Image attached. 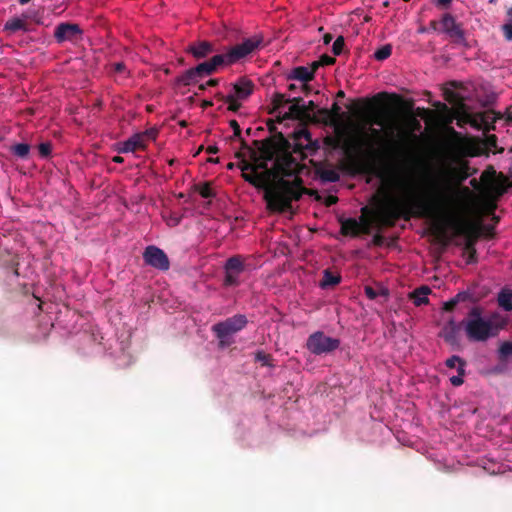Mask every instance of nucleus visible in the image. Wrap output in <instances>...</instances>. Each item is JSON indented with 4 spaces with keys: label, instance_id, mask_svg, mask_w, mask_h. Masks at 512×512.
Instances as JSON below:
<instances>
[{
    "label": "nucleus",
    "instance_id": "1",
    "mask_svg": "<svg viewBox=\"0 0 512 512\" xmlns=\"http://www.w3.org/2000/svg\"><path fill=\"white\" fill-rule=\"evenodd\" d=\"M258 149L255 158L246 160L239 151L235 157L240 159L238 167L246 182L257 189L264 190V200L271 212L283 213L292 208L293 201H299L303 195H317L315 190L304 187L300 174L305 169L288 151L289 141L281 132L264 140H254Z\"/></svg>",
    "mask_w": 512,
    "mask_h": 512
},
{
    "label": "nucleus",
    "instance_id": "2",
    "mask_svg": "<svg viewBox=\"0 0 512 512\" xmlns=\"http://www.w3.org/2000/svg\"><path fill=\"white\" fill-rule=\"evenodd\" d=\"M461 194H470L468 187L457 188L447 185L441 194L434 199L407 198L386 207L381 213V220L385 227H394L399 219L409 221L412 217L430 218L433 220V231L440 238H446L450 229L457 236H464L463 250L476 249L475 245L480 237L479 228L458 215L461 203Z\"/></svg>",
    "mask_w": 512,
    "mask_h": 512
},
{
    "label": "nucleus",
    "instance_id": "3",
    "mask_svg": "<svg viewBox=\"0 0 512 512\" xmlns=\"http://www.w3.org/2000/svg\"><path fill=\"white\" fill-rule=\"evenodd\" d=\"M354 151L361 153L368 159L373 161H389L394 164L401 163L402 165H394L393 169L390 170V173L387 174L385 171L380 170L377 173V176L383 180H388L389 183L401 190L408 193H405L403 197L393 198L391 199L385 206H383L378 213V220L381 225L385 226L381 220L382 211L391 205H393L397 201H401L407 198H419V199H434L437 198L443 188L449 183L443 184L433 196H420L414 193L412 189L411 178L407 177V173H403V168L405 167V172L408 171L407 164L410 162L411 158L409 156L408 150L405 145L404 136L399 134L398 138L394 137L393 132H386L382 129L369 127L366 130H362L360 133V139L353 145Z\"/></svg>",
    "mask_w": 512,
    "mask_h": 512
},
{
    "label": "nucleus",
    "instance_id": "4",
    "mask_svg": "<svg viewBox=\"0 0 512 512\" xmlns=\"http://www.w3.org/2000/svg\"><path fill=\"white\" fill-rule=\"evenodd\" d=\"M483 312L482 307L474 306L462 321L466 336L472 342H486L488 339L496 337L505 326L504 321L497 323L491 318H485Z\"/></svg>",
    "mask_w": 512,
    "mask_h": 512
},
{
    "label": "nucleus",
    "instance_id": "5",
    "mask_svg": "<svg viewBox=\"0 0 512 512\" xmlns=\"http://www.w3.org/2000/svg\"><path fill=\"white\" fill-rule=\"evenodd\" d=\"M248 323L247 317L243 314H236L224 321L214 324L211 328L217 339L223 345L229 336L243 330Z\"/></svg>",
    "mask_w": 512,
    "mask_h": 512
},
{
    "label": "nucleus",
    "instance_id": "6",
    "mask_svg": "<svg viewBox=\"0 0 512 512\" xmlns=\"http://www.w3.org/2000/svg\"><path fill=\"white\" fill-rule=\"evenodd\" d=\"M339 345V339L326 336L321 331L311 334L306 343L307 349L315 355L330 353L336 350Z\"/></svg>",
    "mask_w": 512,
    "mask_h": 512
},
{
    "label": "nucleus",
    "instance_id": "7",
    "mask_svg": "<svg viewBox=\"0 0 512 512\" xmlns=\"http://www.w3.org/2000/svg\"><path fill=\"white\" fill-rule=\"evenodd\" d=\"M262 44L261 37H252L245 39L240 44H237L231 47L228 53V63H236L246 56L250 55L252 52L257 50Z\"/></svg>",
    "mask_w": 512,
    "mask_h": 512
},
{
    "label": "nucleus",
    "instance_id": "8",
    "mask_svg": "<svg viewBox=\"0 0 512 512\" xmlns=\"http://www.w3.org/2000/svg\"><path fill=\"white\" fill-rule=\"evenodd\" d=\"M245 267L241 256L236 255L227 259L224 270L225 277L223 285L226 287H235L240 284L239 276L243 273Z\"/></svg>",
    "mask_w": 512,
    "mask_h": 512
},
{
    "label": "nucleus",
    "instance_id": "9",
    "mask_svg": "<svg viewBox=\"0 0 512 512\" xmlns=\"http://www.w3.org/2000/svg\"><path fill=\"white\" fill-rule=\"evenodd\" d=\"M143 259L147 265L161 271H167L170 267V261L166 253L153 245L145 248Z\"/></svg>",
    "mask_w": 512,
    "mask_h": 512
},
{
    "label": "nucleus",
    "instance_id": "10",
    "mask_svg": "<svg viewBox=\"0 0 512 512\" xmlns=\"http://www.w3.org/2000/svg\"><path fill=\"white\" fill-rule=\"evenodd\" d=\"M82 29L78 24L74 23H60L56 26L54 37L58 42L75 41L81 38Z\"/></svg>",
    "mask_w": 512,
    "mask_h": 512
},
{
    "label": "nucleus",
    "instance_id": "11",
    "mask_svg": "<svg viewBox=\"0 0 512 512\" xmlns=\"http://www.w3.org/2000/svg\"><path fill=\"white\" fill-rule=\"evenodd\" d=\"M440 25L441 31L449 35V37L455 41L461 42L465 39L461 24L457 23L451 14L445 13L441 18Z\"/></svg>",
    "mask_w": 512,
    "mask_h": 512
},
{
    "label": "nucleus",
    "instance_id": "12",
    "mask_svg": "<svg viewBox=\"0 0 512 512\" xmlns=\"http://www.w3.org/2000/svg\"><path fill=\"white\" fill-rule=\"evenodd\" d=\"M291 106L289 110L282 116H277V123H282L285 120H304L305 119V108L303 99L301 97L291 98Z\"/></svg>",
    "mask_w": 512,
    "mask_h": 512
},
{
    "label": "nucleus",
    "instance_id": "13",
    "mask_svg": "<svg viewBox=\"0 0 512 512\" xmlns=\"http://www.w3.org/2000/svg\"><path fill=\"white\" fill-rule=\"evenodd\" d=\"M464 302L476 303L477 298L470 290L460 291L453 298L444 302L442 309L446 312H452L458 304Z\"/></svg>",
    "mask_w": 512,
    "mask_h": 512
},
{
    "label": "nucleus",
    "instance_id": "14",
    "mask_svg": "<svg viewBox=\"0 0 512 512\" xmlns=\"http://www.w3.org/2000/svg\"><path fill=\"white\" fill-rule=\"evenodd\" d=\"M214 51V45L208 41L193 42L187 48V52L190 53L196 59L206 58Z\"/></svg>",
    "mask_w": 512,
    "mask_h": 512
},
{
    "label": "nucleus",
    "instance_id": "15",
    "mask_svg": "<svg viewBox=\"0 0 512 512\" xmlns=\"http://www.w3.org/2000/svg\"><path fill=\"white\" fill-rule=\"evenodd\" d=\"M254 87L250 79L241 77L233 84V95L239 100H246L253 93Z\"/></svg>",
    "mask_w": 512,
    "mask_h": 512
},
{
    "label": "nucleus",
    "instance_id": "16",
    "mask_svg": "<svg viewBox=\"0 0 512 512\" xmlns=\"http://www.w3.org/2000/svg\"><path fill=\"white\" fill-rule=\"evenodd\" d=\"M146 146L147 144L144 142V135L136 133L121 143V146L118 148V152L129 153L135 152L136 150H145Z\"/></svg>",
    "mask_w": 512,
    "mask_h": 512
},
{
    "label": "nucleus",
    "instance_id": "17",
    "mask_svg": "<svg viewBox=\"0 0 512 512\" xmlns=\"http://www.w3.org/2000/svg\"><path fill=\"white\" fill-rule=\"evenodd\" d=\"M287 78L289 80H299L303 82L302 89L308 93L310 88L307 83L313 80V71H310L306 66H298L291 71Z\"/></svg>",
    "mask_w": 512,
    "mask_h": 512
},
{
    "label": "nucleus",
    "instance_id": "18",
    "mask_svg": "<svg viewBox=\"0 0 512 512\" xmlns=\"http://www.w3.org/2000/svg\"><path fill=\"white\" fill-rule=\"evenodd\" d=\"M440 336L446 343L451 346L459 344L458 340V327L453 319H451L442 329Z\"/></svg>",
    "mask_w": 512,
    "mask_h": 512
},
{
    "label": "nucleus",
    "instance_id": "19",
    "mask_svg": "<svg viewBox=\"0 0 512 512\" xmlns=\"http://www.w3.org/2000/svg\"><path fill=\"white\" fill-rule=\"evenodd\" d=\"M476 117L478 119V122L480 123V128L483 126L484 130L489 131L491 129H494L493 124L496 122L497 119H501V114L496 113L493 110H488L483 113L476 114Z\"/></svg>",
    "mask_w": 512,
    "mask_h": 512
},
{
    "label": "nucleus",
    "instance_id": "20",
    "mask_svg": "<svg viewBox=\"0 0 512 512\" xmlns=\"http://www.w3.org/2000/svg\"><path fill=\"white\" fill-rule=\"evenodd\" d=\"M362 225L355 218H348L341 221V234L344 236L356 237L360 234Z\"/></svg>",
    "mask_w": 512,
    "mask_h": 512
},
{
    "label": "nucleus",
    "instance_id": "21",
    "mask_svg": "<svg viewBox=\"0 0 512 512\" xmlns=\"http://www.w3.org/2000/svg\"><path fill=\"white\" fill-rule=\"evenodd\" d=\"M201 80L199 74L195 71V67L184 71L181 75L176 78L178 85L190 86L198 83Z\"/></svg>",
    "mask_w": 512,
    "mask_h": 512
},
{
    "label": "nucleus",
    "instance_id": "22",
    "mask_svg": "<svg viewBox=\"0 0 512 512\" xmlns=\"http://www.w3.org/2000/svg\"><path fill=\"white\" fill-rule=\"evenodd\" d=\"M431 292V289L428 286H421L415 289L411 294L410 298L416 306H421L428 303V294Z\"/></svg>",
    "mask_w": 512,
    "mask_h": 512
},
{
    "label": "nucleus",
    "instance_id": "23",
    "mask_svg": "<svg viewBox=\"0 0 512 512\" xmlns=\"http://www.w3.org/2000/svg\"><path fill=\"white\" fill-rule=\"evenodd\" d=\"M469 124L474 128L480 129V123L476 115H472L466 111L459 113L457 117V126L462 128L464 125Z\"/></svg>",
    "mask_w": 512,
    "mask_h": 512
},
{
    "label": "nucleus",
    "instance_id": "24",
    "mask_svg": "<svg viewBox=\"0 0 512 512\" xmlns=\"http://www.w3.org/2000/svg\"><path fill=\"white\" fill-rule=\"evenodd\" d=\"M498 305L504 309L505 311H512V290L510 289H503L498 294Z\"/></svg>",
    "mask_w": 512,
    "mask_h": 512
},
{
    "label": "nucleus",
    "instance_id": "25",
    "mask_svg": "<svg viewBox=\"0 0 512 512\" xmlns=\"http://www.w3.org/2000/svg\"><path fill=\"white\" fill-rule=\"evenodd\" d=\"M4 30L9 31L10 33H15L17 31H28L27 24L20 18L14 17L9 19L5 25Z\"/></svg>",
    "mask_w": 512,
    "mask_h": 512
},
{
    "label": "nucleus",
    "instance_id": "26",
    "mask_svg": "<svg viewBox=\"0 0 512 512\" xmlns=\"http://www.w3.org/2000/svg\"><path fill=\"white\" fill-rule=\"evenodd\" d=\"M319 178L323 182H337L340 179V175L334 168H321L317 171Z\"/></svg>",
    "mask_w": 512,
    "mask_h": 512
},
{
    "label": "nucleus",
    "instance_id": "27",
    "mask_svg": "<svg viewBox=\"0 0 512 512\" xmlns=\"http://www.w3.org/2000/svg\"><path fill=\"white\" fill-rule=\"evenodd\" d=\"M10 152L20 159H27L30 154V145L27 143L14 144L10 147Z\"/></svg>",
    "mask_w": 512,
    "mask_h": 512
},
{
    "label": "nucleus",
    "instance_id": "28",
    "mask_svg": "<svg viewBox=\"0 0 512 512\" xmlns=\"http://www.w3.org/2000/svg\"><path fill=\"white\" fill-rule=\"evenodd\" d=\"M291 99H287L282 93H275L272 97V108L269 109V114H275L282 108L285 104L289 103Z\"/></svg>",
    "mask_w": 512,
    "mask_h": 512
},
{
    "label": "nucleus",
    "instance_id": "29",
    "mask_svg": "<svg viewBox=\"0 0 512 512\" xmlns=\"http://www.w3.org/2000/svg\"><path fill=\"white\" fill-rule=\"evenodd\" d=\"M498 357L501 361L512 359V341H504L500 344Z\"/></svg>",
    "mask_w": 512,
    "mask_h": 512
},
{
    "label": "nucleus",
    "instance_id": "30",
    "mask_svg": "<svg viewBox=\"0 0 512 512\" xmlns=\"http://www.w3.org/2000/svg\"><path fill=\"white\" fill-rule=\"evenodd\" d=\"M341 277L339 275L333 274L330 270H325L323 279L321 281V287L326 288L330 286L337 285L340 283Z\"/></svg>",
    "mask_w": 512,
    "mask_h": 512
},
{
    "label": "nucleus",
    "instance_id": "31",
    "mask_svg": "<svg viewBox=\"0 0 512 512\" xmlns=\"http://www.w3.org/2000/svg\"><path fill=\"white\" fill-rule=\"evenodd\" d=\"M217 97L224 101L225 103L228 104V110L232 111V112H237L240 107H241V104L239 103V99H237L234 95H227V96H224L220 93L217 94Z\"/></svg>",
    "mask_w": 512,
    "mask_h": 512
},
{
    "label": "nucleus",
    "instance_id": "32",
    "mask_svg": "<svg viewBox=\"0 0 512 512\" xmlns=\"http://www.w3.org/2000/svg\"><path fill=\"white\" fill-rule=\"evenodd\" d=\"M195 71L199 74L201 79L216 72L209 60L195 66Z\"/></svg>",
    "mask_w": 512,
    "mask_h": 512
},
{
    "label": "nucleus",
    "instance_id": "33",
    "mask_svg": "<svg viewBox=\"0 0 512 512\" xmlns=\"http://www.w3.org/2000/svg\"><path fill=\"white\" fill-rule=\"evenodd\" d=\"M209 61L211 62L213 68L217 71V69L220 67V66H224V65H232V63H228V53H224V54H217V55H214L213 57H211L209 59Z\"/></svg>",
    "mask_w": 512,
    "mask_h": 512
},
{
    "label": "nucleus",
    "instance_id": "34",
    "mask_svg": "<svg viewBox=\"0 0 512 512\" xmlns=\"http://www.w3.org/2000/svg\"><path fill=\"white\" fill-rule=\"evenodd\" d=\"M505 182L506 180L504 178L499 181H492L490 184L491 193H493L496 196H502L507 190Z\"/></svg>",
    "mask_w": 512,
    "mask_h": 512
},
{
    "label": "nucleus",
    "instance_id": "35",
    "mask_svg": "<svg viewBox=\"0 0 512 512\" xmlns=\"http://www.w3.org/2000/svg\"><path fill=\"white\" fill-rule=\"evenodd\" d=\"M391 53H392L391 45L386 44L375 51L374 58L378 61H383V60H386L388 57H390Z\"/></svg>",
    "mask_w": 512,
    "mask_h": 512
},
{
    "label": "nucleus",
    "instance_id": "36",
    "mask_svg": "<svg viewBox=\"0 0 512 512\" xmlns=\"http://www.w3.org/2000/svg\"><path fill=\"white\" fill-rule=\"evenodd\" d=\"M457 372H458V375L456 376H452L450 378V382L453 386H460L463 384L464 380H463V376L465 374V368H463V364L461 363V366H458L457 367Z\"/></svg>",
    "mask_w": 512,
    "mask_h": 512
},
{
    "label": "nucleus",
    "instance_id": "37",
    "mask_svg": "<svg viewBox=\"0 0 512 512\" xmlns=\"http://www.w3.org/2000/svg\"><path fill=\"white\" fill-rule=\"evenodd\" d=\"M340 106L335 102L333 103L332 107H331V110H328V109H322L320 111L321 114L329 117V118H333V119H336L339 117V114H340Z\"/></svg>",
    "mask_w": 512,
    "mask_h": 512
},
{
    "label": "nucleus",
    "instance_id": "38",
    "mask_svg": "<svg viewBox=\"0 0 512 512\" xmlns=\"http://www.w3.org/2000/svg\"><path fill=\"white\" fill-rule=\"evenodd\" d=\"M461 363L463 364V368H465V366H466V362H465L461 357H459V356H457V355H453V356H451V357H450V358H448V359L446 360V362H445L446 366H447L448 368H451V369L455 368L456 366H457V367H458V366H461Z\"/></svg>",
    "mask_w": 512,
    "mask_h": 512
},
{
    "label": "nucleus",
    "instance_id": "39",
    "mask_svg": "<svg viewBox=\"0 0 512 512\" xmlns=\"http://www.w3.org/2000/svg\"><path fill=\"white\" fill-rule=\"evenodd\" d=\"M345 40L343 36H338L332 45L334 55H340L343 51Z\"/></svg>",
    "mask_w": 512,
    "mask_h": 512
},
{
    "label": "nucleus",
    "instance_id": "40",
    "mask_svg": "<svg viewBox=\"0 0 512 512\" xmlns=\"http://www.w3.org/2000/svg\"><path fill=\"white\" fill-rule=\"evenodd\" d=\"M239 139L241 141V148L246 151L250 158H255L258 154V149L254 145L253 147L249 146L241 137Z\"/></svg>",
    "mask_w": 512,
    "mask_h": 512
},
{
    "label": "nucleus",
    "instance_id": "41",
    "mask_svg": "<svg viewBox=\"0 0 512 512\" xmlns=\"http://www.w3.org/2000/svg\"><path fill=\"white\" fill-rule=\"evenodd\" d=\"M199 194H200L203 198H212V197H214V195H215L209 183H204V184L199 188Z\"/></svg>",
    "mask_w": 512,
    "mask_h": 512
},
{
    "label": "nucleus",
    "instance_id": "42",
    "mask_svg": "<svg viewBox=\"0 0 512 512\" xmlns=\"http://www.w3.org/2000/svg\"><path fill=\"white\" fill-rule=\"evenodd\" d=\"M38 150L41 157L47 158L51 154L52 146L49 142H44L38 146Z\"/></svg>",
    "mask_w": 512,
    "mask_h": 512
},
{
    "label": "nucleus",
    "instance_id": "43",
    "mask_svg": "<svg viewBox=\"0 0 512 512\" xmlns=\"http://www.w3.org/2000/svg\"><path fill=\"white\" fill-rule=\"evenodd\" d=\"M463 256L466 258L467 264H472V263L477 262V251H476V249L463 250Z\"/></svg>",
    "mask_w": 512,
    "mask_h": 512
},
{
    "label": "nucleus",
    "instance_id": "44",
    "mask_svg": "<svg viewBox=\"0 0 512 512\" xmlns=\"http://www.w3.org/2000/svg\"><path fill=\"white\" fill-rule=\"evenodd\" d=\"M504 37L507 41H512V23L508 22L502 26Z\"/></svg>",
    "mask_w": 512,
    "mask_h": 512
},
{
    "label": "nucleus",
    "instance_id": "45",
    "mask_svg": "<svg viewBox=\"0 0 512 512\" xmlns=\"http://www.w3.org/2000/svg\"><path fill=\"white\" fill-rule=\"evenodd\" d=\"M408 124L411 127V129L414 130V131H418V130L421 129L420 121L416 117H414L412 115L409 116V118H408Z\"/></svg>",
    "mask_w": 512,
    "mask_h": 512
},
{
    "label": "nucleus",
    "instance_id": "46",
    "mask_svg": "<svg viewBox=\"0 0 512 512\" xmlns=\"http://www.w3.org/2000/svg\"><path fill=\"white\" fill-rule=\"evenodd\" d=\"M230 127L233 129V136L236 138H240L241 136V128L239 126V123L236 120H230L229 122Z\"/></svg>",
    "mask_w": 512,
    "mask_h": 512
},
{
    "label": "nucleus",
    "instance_id": "47",
    "mask_svg": "<svg viewBox=\"0 0 512 512\" xmlns=\"http://www.w3.org/2000/svg\"><path fill=\"white\" fill-rule=\"evenodd\" d=\"M319 61L321 62V66L332 65L335 63V58L324 54L320 57Z\"/></svg>",
    "mask_w": 512,
    "mask_h": 512
},
{
    "label": "nucleus",
    "instance_id": "48",
    "mask_svg": "<svg viewBox=\"0 0 512 512\" xmlns=\"http://www.w3.org/2000/svg\"><path fill=\"white\" fill-rule=\"evenodd\" d=\"M219 84V79H210L205 84H200L198 89L204 91L207 87H215Z\"/></svg>",
    "mask_w": 512,
    "mask_h": 512
},
{
    "label": "nucleus",
    "instance_id": "49",
    "mask_svg": "<svg viewBox=\"0 0 512 512\" xmlns=\"http://www.w3.org/2000/svg\"><path fill=\"white\" fill-rule=\"evenodd\" d=\"M111 67L115 73H124L127 70L124 62L114 63Z\"/></svg>",
    "mask_w": 512,
    "mask_h": 512
},
{
    "label": "nucleus",
    "instance_id": "50",
    "mask_svg": "<svg viewBox=\"0 0 512 512\" xmlns=\"http://www.w3.org/2000/svg\"><path fill=\"white\" fill-rule=\"evenodd\" d=\"M140 135H144V142L147 144V140L155 139L157 132L154 129L146 130L145 132L139 133Z\"/></svg>",
    "mask_w": 512,
    "mask_h": 512
},
{
    "label": "nucleus",
    "instance_id": "51",
    "mask_svg": "<svg viewBox=\"0 0 512 512\" xmlns=\"http://www.w3.org/2000/svg\"><path fill=\"white\" fill-rule=\"evenodd\" d=\"M389 97H392L394 100H396L397 102H400L401 101V98L400 96L396 95V94H388L387 92H381V93H378L375 98H379V99H386V98H389Z\"/></svg>",
    "mask_w": 512,
    "mask_h": 512
},
{
    "label": "nucleus",
    "instance_id": "52",
    "mask_svg": "<svg viewBox=\"0 0 512 512\" xmlns=\"http://www.w3.org/2000/svg\"><path fill=\"white\" fill-rule=\"evenodd\" d=\"M304 108L306 109L305 110V119H306L307 117H309L311 112H314V110L316 109V104L314 103V101H309L307 104H304Z\"/></svg>",
    "mask_w": 512,
    "mask_h": 512
},
{
    "label": "nucleus",
    "instance_id": "53",
    "mask_svg": "<svg viewBox=\"0 0 512 512\" xmlns=\"http://www.w3.org/2000/svg\"><path fill=\"white\" fill-rule=\"evenodd\" d=\"M364 291H365V295L370 300H374L378 296V293L371 286H366Z\"/></svg>",
    "mask_w": 512,
    "mask_h": 512
},
{
    "label": "nucleus",
    "instance_id": "54",
    "mask_svg": "<svg viewBox=\"0 0 512 512\" xmlns=\"http://www.w3.org/2000/svg\"><path fill=\"white\" fill-rule=\"evenodd\" d=\"M338 202V197L334 195H329L325 199V205L330 207Z\"/></svg>",
    "mask_w": 512,
    "mask_h": 512
},
{
    "label": "nucleus",
    "instance_id": "55",
    "mask_svg": "<svg viewBox=\"0 0 512 512\" xmlns=\"http://www.w3.org/2000/svg\"><path fill=\"white\" fill-rule=\"evenodd\" d=\"M372 242L376 246H381L384 243V237L380 234H375L373 236Z\"/></svg>",
    "mask_w": 512,
    "mask_h": 512
},
{
    "label": "nucleus",
    "instance_id": "56",
    "mask_svg": "<svg viewBox=\"0 0 512 512\" xmlns=\"http://www.w3.org/2000/svg\"><path fill=\"white\" fill-rule=\"evenodd\" d=\"M277 122V119L276 120H273V119H268L267 120V127H268V130L271 132V133H274L277 134L275 131H276V126H275V123Z\"/></svg>",
    "mask_w": 512,
    "mask_h": 512
},
{
    "label": "nucleus",
    "instance_id": "57",
    "mask_svg": "<svg viewBox=\"0 0 512 512\" xmlns=\"http://www.w3.org/2000/svg\"><path fill=\"white\" fill-rule=\"evenodd\" d=\"M321 66V62L318 60V61H314L308 68L310 71H313V75L315 74L316 70Z\"/></svg>",
    "mask_w": 512,
    "mask_h": 512
},
{
    "label": "nucleus",
    "instance_id": "58",
    "mask_svg": "<svg viewBox=\"0 0 512 512\" xmlns=\"http://www.w3.org/2000/svg\"><path fill=\"white\" fill-rule=\"evenodd\" d=\"M451 2L452 0H437L436 4L439 7L447 8Z\"/></svg>",
    "mask_w": 512,
    "mask_h": 512
},
{
    "label": "nucleus",
    "instance_id": "59",
    "mask_svg": "<svg viewBox=\"0 0 512 512\" xmlns=\"http://www.w3.org/2000/svg\"><path fill=\"white\" fill-rule=\"evenodd\" d=\"M206 151L209 154H216L219 152V148L216 145H210L207 147Z\"/></svg>",
    "mask_w": 512,
    "mask_h": 512
},
{
    "label": "nucleus",
    "instance_id": "60",
    "mask_svg": "<svg viewBox=\"0 0 512 512\" xmlns=\"http://www.w3.org/2000/svg\"><path fill=\"white\" fill-rule=\"evenodd\" d=\"M256 360L261 361L263 363H266L267 355L265 353H263V352H258L256 354Z\"/></svg>",
    "mask_w": 512,
    "mask_h": 512
},
{
    "label": "nucleus",
    "instance_id": "61",
    "mask_svg": "<svg viewBox=\"0 0 512 512\" xmlns=\"http://www.w3.org/2000/svg\"><path fill=\"white\" fill-rule=\"evenodd\" d=\"M448 132L455 138L459 139L461 137V134L457 132L454 128L449 127Z\"/></svg>",
    "mask_w": 512,
    "mask_h": 512
},
{
    "label": "nucleus",
    "instance_id": "62",
    "mask_svg": "<svg viewBox=\"0 0 512 512\" xmlns=\"http://www.w3.org/2000/svg\"><path fill=\"white\" fill-rule=\"evenodd\" d=\"M333 37L331 34L327 33L323 36L324 44H329L332 41Z\"/></svg>",
    "mask_w": 512,
    "mask_h": 512
},
{
    "label": "nucleus",
    "instance_id": "63",
    "mask_svg": "<svg viewBox=\"0 0 512 512\" xmlns=\"http://www.w3.org/2000/svg\"><path fill=\"white\" fill-rule=\"evenodd\" d=\"M112 161H113L114 163H123V162H124V158H123V157H121V156H114V157L112 158Z\"/></svg>",
    "mask_w": 512,
    "mask_h": 512
},
{
    "label": "nucleus",
    "instance_id": "64",
    "mask_svg": "<svg viewBox=\"0 0 512 512\" xmlns=\"http://www.w3.org/2000/svg\"><path fill=\"white\" fill-rule=\"evenodd\" d=\"M507 16L509 18V22L512 23V7L508 9Z\"/></svg>",
    "mask_w": 512,
    "mask_h": 512
}]
</instances>
